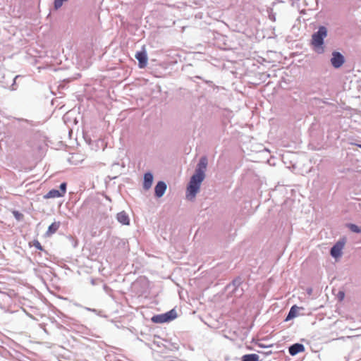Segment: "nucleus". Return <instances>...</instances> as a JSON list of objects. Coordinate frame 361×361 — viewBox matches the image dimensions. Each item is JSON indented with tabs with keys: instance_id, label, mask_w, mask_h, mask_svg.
I'll return each mask as SVG.
<instances>
[{
	"instance_id": "obj_4",
	"label": "nucleus",
	"mask_w": 361,
	"mask_h": 361,
	"mask_svg": "<svg viewBox=\"0 0 361 361\" xmlns=\"http://www.w3.org/2000/svg\"><path fill=\"white\" fill-rule=\"evenodd\" d=\"M345 63L344 56L338 51H334L332 53V57L331 59V63L335 68H341Z\"/></svg>"
},
{
	"instance_id": "obj_21",
	"label": "nucleus",
	"mask_w": 361,
	"mask_h": 361,
	"mask_svg": "<svg viewBox=\"0 0 361 361\" xmlns=\"http://www.w3.org/2000/svg\"><path fill=\"white\" fill-rule=\"evenodd\" d=\"M27 144L31 147H34V146L36 145V140L35 139H32L28 141Z\"/></svg>"
},
{
	"instance_id": "obj_19",
	"label": "nucleus",
	"mask_w": 361,
	"mask_h": 361,
	"mask_svg": "<svg viewBox=\"0 0 361 361\" xmlns=\"http://www.w3.org/2000/svg\"><path fill=\"white\" fill-rule=\"evenodd\" d=\"M13 214L18 220H20L23 217V215L18 211H14Z\"/></svg>"
},
{
	"instance_id": "obj_22",
	"label": "nucleus",
	"mask_w": 361,
	"mask_h": 361,
	"mask_svg": "<svg viewBox=\"0 0 361 361\" xmlns=\"http://www.w3.org/2000/svg\"><path fill=\"white\" fill-rule=\"evenodd\" d=\"M360 147H361V145H360Z\"/></svg>"
},
{
	"instance_id": "obj_18",
	"label": "nucleus",
	"mask_w": 361,
	"mask_h": 361,
	"mask_svg": "<svg viewBox=\"0 0 361 361\" xmlns=\"http://www.w3.org/2000/svg\"><path fill=\"white\" fill-rule=\"evenodd\" d=\"M33 245L39 250H43L42 246L41 245L40 243L35 240L33 241Z\"/></svg>"
},
{
	"instance_id": "obj_2",
	"label": "nucleus",
	"mask_w": 361,
	"mask_h": 361,
	"mask_svg": "<svg viewBox=\"0 0 361 361\" xmlns=\"http://www.w3.org/2000/svg\"><path fill=\"white\" fill-rule=\"evenodd\" d=\"M177 317V313L174 310H171L164 314H157L152 317L151 320L154 323L169 322Z\"/></svg>"
},
{
	"instance_id": "obj_9",
	"label": "nucleus",
	"mask_w": 361,
	"mask_h": 361,
	"mask_svg": "<svg viewBox=\"0 0 361 361\" xmlns=\"http://www.w3.org/2000/svg\"><path fill=\"white\" fill-rule=\"evenodd\" d=\"M289 353L291 355H295L299 353H302L305 351V347L302 344L300 343H295L291 345L289 348Z\"/></svg>"
},
{
	"instance_id": "obj_5",
	"label": "nucleus",
	"mask_w": 361,
	"mask_h": 361,
	"mask_svg": "<svg viewBox=\"0 0 361 361\" xmlns=\"http://www.w3.org/2000/svg\"><path fill=\"white\" fill-rule=\"evenodd\" d=\"M135 57L138 61V66L140 68H143L147 66V55L145 50L137 52Z\"/></svg>"
},
{
	"instance_id": "obj_11",
	"label": "nucleus",
	"mask_w": 361,
	"mask_h": 361,
	"mask_svg": "<svg viewBox=\"0 0 361 361\" xmlns=\"http://www.w3.org/2000/svg\"><path fill=\"white\" fill-rule=\"evenodd\" d=\"M60 226V222H54L52 223L48 228V230L46 232V235L47 236H50L52 234L55 233Z\"/></svg>"
},
{
	"instance_id": "obj_1",
	"label": "nucleus",
	"mask_w": 361,
	"mask_h": 361,
	"mask_svg": "<svg viewBox=\"0 0 361 361\" xmlns=\"http://www.w3.org/2000/svg\"><path fill=\"white\" fill-rule=\"evenodd\" d=\"M207 166V159L202 157L197 164L195 173L192 176L186 188L185 198L192 201L200 191V185L205 178V171Z\"/></svg>"
},
{
	"instance_id": "obj_20",
	"label": "nucleus",
	"mask_w": 361,
	"mask_h": 361,
	"mask_svg": "<svg viewBox=\"0 0 361 361\" xmlns=\"http://www.w3.org/2000/svg\"><path fill=\"white\" fill-rule=\"evenodd\" d=\"M345 293L343 291H339L338 293V298L340 301H342L344 299Z\"/></svg>"
},
{
	"instance_id": "obj_15",
	"label": "nucleus",
	"mask_w": 361,
	"mask_h": 361,
	"mask_svg": "<svg viewBox=\"0 0 361 361\" xmlns=\"http://www.w3.org/2000/svg\"><path fill=\"white\" fill-rule=\"evenodd\" d=\"M297 309H298V307L294 305L293 306L290 310V312L288 313V318L287 319H290V318H293V317H295L296 316V311H297Z\"/></svg>"
},
{
	"instance_id": "obj_17",
	"label": "nucleus",
	"mask_w": 361,
	"mask_h": 361,
	"mask_svg": "<svg viewBox=\"0 0 361 361\" xmlns=\"http://www.w3.org/2000/svg\"><path fill=\"white\" fill-rule=\"evenodd\" d=\"M60 192L64 196L66 192V183H62L60 185Z\"/></svg>"
},
{
	"instance_id": "obj_6",
	"label": "nucleus",
	"mask_w": 361,
	"mask_h": 361,
	"mask_svg": "<svg viewBox=\"0 0 361 361\" xmlns=\"http://www.w3.org/2000/svg\"><path fill=\"white\" fill-rule=\"evenodd\" d=\"M344 243L338 242L331 249V255L334 258H338L341 256L342 250L343 248Z\"/></svg>"
},
{
	"instance_id": "obj_8",
	"label": "nucleus",
	"mask_w": 361,
	"mask_h": 361,
	"mask_svg": "<svg viewBox=\"0 0 361 361\" xmlns=\"http://www.w3.org/2000/svg\"><path fill=\"white\" fill-rule=\"evenodd\" d=\"M116 219L118 222L123 225L128 226L130 224V219L126 212L122 211L117 214Z\"/></svg>"
},
{
	"instance_id": "obj_16",
	"label": "nucleus",
	"mask_w": 361,
	"mask_h": 361,
	"mask_svg": "<svg viewBox=\"0 0 361 361\" xmlns=\"http://www.w3.org/2000/svg\"><path fill=\"white\" fill-rule=\"evenodd\" d=\"M68 0H54V8L56 10H58L59 8H60L63 2L64 1H67Z\"/></svg>"
},
{
	"instance_id": "obj_7",
	"label": "nucleus",
	"mask_w": 361,
	"mask_h": 361,
	"mask_svg": "<svg viewBox=\"0 0 361 361\" xmlns=\"http://www.w3.org/2000/svg\"><path fill=\"white\" fill-rule=\"evenodd\" d=\"M166 190V185L163 181H159L154 188V192L155 195L157 197H161L164 194L165 191Z\"/></svg>"
},
{
	"instance_id": "obj_13",
	"label": "nucleus",
	"mask_w": 361,
	"mask_h": 361,
	"mask_svg": "<svg viewBox=\"0 0 361 361\" xmlns=\"http://www.w3.org/2000/svg\"><path fill=\"white\" fill-rule=\"evenodd\" d=\"M259 357L257 354H247L242 357L241 361H259Z\"/></svg>"
},
{
	"instance_id": "obj_12",
	"label": "nucleus",
	"mask_w": 361,
	"mask_h": 361,
	"mask_svg": "<svg viewBox=\"0 0 361 361\" xmlns=\"http://www.w3.org/2000/svg\"><path fill=\"white\" fill-rule=\"evenodd\" d=\"M63 197V195L58 190H51L49 191V192L44 195V198L49 199V198H57V197Z\"/></svg>"
},
{
	"instance_id": "obj_3",
	"label": "nucleus",
	"mask_w": 361,
	"mask_h": 361,
	"mask_svg": "<svg viewBox=\"0 0 361 361\" xmlns=\"http://www.w3.org/2000/svg\"><path fill=\"white\" fill-rule=\"evenodd\" d=\"M327 35V30L325 27L321 26L319 28V30L314 33L312 38V44L316 47H321L324 43V39Z\"/></svg>"
},
{
	"instance_id": "obj_10",
	"label": "nucleus",
	"mask_w": 361,
	"mask_h": 361,
	"mask_svg": "<svg viewBox=\"0 0 361 361\" xmlns=\"http://www.w3.org/2000/svg\"><path fill=\"white\" fill-rule=\"evenodd\" d=\"M153 176L151 173H146L144 176L143 188L145 190H149L152 185Z\"/></svg>"
},
{
	"instance_id": "obj_14",
	"label": "nucleus",
	"mask_w": 361,
	"mask_h": 361,
	"mask_svg": "<svg viewBox=\"0 0 361 361\" xmlns=\"http://www.w3.org/2000/svg\"><path fill=\"white\" fill-rule=\"evenodd\" d=\"M348 227L350 229V231L354 232V233H361V228L357 226L355 224H350L348 226Z\"/></svg>"
}]
</instances>
